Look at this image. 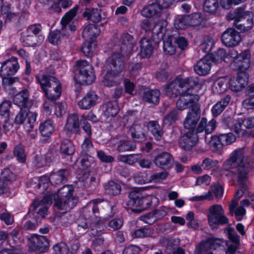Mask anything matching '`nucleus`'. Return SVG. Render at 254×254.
I'll return each instance as SVG.
<instances>
[{"mask_svg": "<svg viewBox=\"0 0 254 254\" xmlns=\"http://www.w3.org/2000/svg\"><path fill=\"white\" fill-rule=\"evenodd\" d=\"M178 119V115L177 112L176 111H173L164 117L163 124L165 125L170 126L177 120Z\"/></svg>", "mask_w": 254, "mask_h": 254, "instance_id": "58", "label": "nucleus"}, {"mask_svg": "<svg viewBox=\"0 0 254 254\" xmlns=\"http://www.w3.org/2000/svg\"><path fill=\"white\" fill-rule=\"evenodd\" d=\"M35 36L31 35V34L27 33V35L24 34L22 35L21 40L25 46H33L36 44L35 42Z\"/></svg>", "mask_w": 254, "mask_h": 254, "instance_id": "62", "label": "nucleus"}, {"mask_svg": "<svg viewBox=\"0 0 254 254\" xmlns=\"http://www.w3.org/2000/svg\"><path fill=\"white\" fill-rule=\"evenodd\" d=\"M233 26L241 32L250 30L254 26L253 14L244 7L237 8L233 14Z\"/></svg>", "mask_w": 254, "mask_h": 254, "instance_id": "7", "label": "nucleus"}, {"mask_svg": "<svg viewBox=\"0 0 254 254\" xmlns=\"http://www.w3.org/2000/svg\"><path fill=\"white\" fill-rule=\"evenodd\" d=\"M160 91L157 89L145 91L143 95V99L148 102L157 103L159 100Z\"/></svg>", "mask_w": 254, "mask_h": 254, "instance_id": "36", "label": "nucleus"}, {"mask_svg": "<svg viewBox=\"0 0 254 254\" xmlns=\"http://www.w3.org/2000/svg\"><path fill=\"white\" fill-rule=\"evenodd\" d=\"M37 83L40 84V87L44 92L58 79L55 77L47 75L44 73H40L35 76Z\"/></svg>", "mask_w": 254, "mask_h": 254, "instance_id": "24", "label": "nucleus"}, {"mask_svg": "<svg viewBox=\"0 0 254 254\" xmlns=\"http://www.w3.org/2000/svg\"><path fill=\"white\" fill-rule=\"evenodd\" d=\"M67 106L65 102H59L55 107V114L57 117H62L65 114Z\"/></svg>", "mask_w": 254, "mask_h": 254, "instance_id": "64", "label": "nucleus"}, {"mask_svg": "<svg viewBox=\"0 0 254 254\" xmlns=\"http://www.w3.org/2000/svg\"><path fill=\"white\" fill-rule=\"evenodd\" d=\"M207 218L209 225L213 229L219 225L225 224L228 222L224 210L220 204H214L209 208Z\"/></svg>", "mask_w": 254, "mask_h": 254, "instance_id": "9", "label": "nucleus"}, {"mask_svg": "<svg viewBox=\"0 0 254 254\" xmlns=\"http://www.w3.org/2000/svg\"><path fill=\"white\" fill-rule=\"evenodd\" d=\"M52 83L51 86L44 92V94L48 99L55 101L59 99L61 95L62 86L58 79Z\"/></svg>", "mask_w": 254, "mask_h": 254, "instance_id": "22", "label": "nucleus"}, {"mask_svg": "<svg viewBox=\"0 0 254 254\" xmlns=\"http://www.w3.org/2000/svg\"><path fill=\"white\" fill-rule=\"evenodd\" d=\"M224 125L233 130L238 137L243 135L245 130L242 128L243 119H234L230 117L225 118L223 120Z\"/></svg>", "mask_w": 254, "mask_h": 254, "instance_id": "20", "label": "nucleus"}, {"mask_svg": "<svg viewBox=\"0 0 254 254\" xmlns=\"http://www.w3.org/2000/svg\"><path fill=\"white\" fill-rule=\"evenodd\" d=\"M100 33V30L97 26L95 24H89L84 28L82 36L85 40H95Z\"/></svg>", "mask_w": 254, "mask_h": 254, "instance_id": "27", "label": "nucleus"}, {"mask_svg": "<svg viewBox=\"0 0 254 254\" xmlns=\"http://www.w3.org/2000/svg\"><path fill=\"white\" fill-rule=\"evenodd\" d=\"M75 147L70 140L64 139L61 143L60 151L62 154L71 155L75 152Z\"/></svg>", "mask_w": 254, "mask_h": 254, "instance_id": "37", "label": "nucleus"}, {"mask_svg": "<svg viewBox=\"0 0 254 254\" xmlns=\"http://www.w3.org/2000/svg\"><path fill=\"white\" fill-rule=\"evenodd\" d=\"M237 200H232L229 204V210L230 213L232 215L235 214L237 220L240 221L242 219L243 216L245 214L246 210L241 205L237 207Z\"/></svg>", "mask_w": 254, "mask_h": 254, "instance_id": "30", "label": "nucleus"}, {"mask_svg": "<svg viewBox=\"0 0 254 254\" xmlns=\"http://www.w3.org/2000/svg\"><path fill=\"white\" fill-rule=\"evenodd\" d=\"M205 141L207 143L211 149L214 151H216L221 148L223 145L220 140V136L214 135L211 136L210 139L205 138Z\"/></svg>", "mask_w": 254, "mask_h": 254, "instance_id": "44", "label": "nucleus"}, {"mask_svg": "<svg viewBox=\"0 0 254 254\" xmlns=\"http://www.w3.org/2000/svg\"><path fill=\"white\" fill-rule=\"evenodd\" d=\"M131 136L136 141H142L145 139V135L140 126L135 125L131 129Z\"/></svg>", "mask_w": 254, "mask_h": 254, "instance_id": "45", "label": "nucleus"}, {"mask_svg": "<svg viewBox=\"0 0 254 254\" xmlns=\"http://www.w3.org/2000/svg\"><path fill=\"white\" fill-rule=\"evenodd\" d=\"M1 77L2 79V85L4 88L7 90L10 89L13 83L18 81V78L15 77H7V76Z\"/></svg>", "mask_w": 254, "mask_h": 254, "instance_id": "61", "label": "nucleus"}, {"mask_svg": "<svg viewBox=\"0 0 254 254\" xmlns=\"http://www.w3.org/2000/svg\"><path fill=\"white\" fill-rule=\"evenodd\" d=\"M168 175V173L166 171L155 173L151 175L150 180L151 182L159 183L165 180Z\"/></svg>", "mask_w": 254, "mask_h": 254, "instance_id": "63", "label": "nucleus"}, {"mask_svg": "<svg viewBox=\"0 0 254 254\" xmlns=\"http://www.w3.org/2000/svg\"><path fill=\"white\" fill-rule=\"evenodd\" d=\"M198 141V136L195 131H188L180 140V144L182 148L190 150Z\"/></svg>", "mask_w": 254, "mask_h": 254, "instance_id": "17", "label": "nucleus"}, {"mask_svg": "<svg viewBox=\"0 0 254 254\" xmlns=\"http://www.w3.org/2000/svg\"><path fill=\"white\" fill-rule=\"evenodd\" d=\"M28 98L29 92L28 90H23L15 95L13 98V103L21 108L25 107Z\"/></svg>", "mask_w": 254, "mask_h": 254, "instance_id": "33", "label": "nucleus"}, {"mask_svg": "<svg viewBox=\"0 0 254 254\" xmlns=\"http://www.w3.org/2000/svg\"><path fill=\"white\" fill-rule=\"evenodd\" d=\"M68 174L69 172L67 170L61 169L50 175V182L54 185L59 184L66 180Z\"/></svg>", "mask_w": 254, "mask_h": 254, "instance_id": "29", "label": "nucleus"}, {"mask_svg": "<svg viewBox=\"0 0 254 254\" xmlns=\"http://www.w3.org/2000/svg\"><path fill=\"white\" fill-rule=\"evenodd\" d=\"M240 71L236 77H229V87L232 91L238 92L247 85L249 79L248 74L246 71V69H238Z\"/></svg>", "mask_w": 254, "mask_h": 254, "instance_id": "12", "label": "nucleus"}, {"mask_svg": "<svg viewBox=\"0 0 254 254\" xmlns=\"http://www.w3.org/2000/svg\"><path fill=\"white\" fill-rule=\"evenodd\" d=\"M83 15L93 22H98L102 18L101 10L97 8H86Z\"/></svg>", "mask_w": 254, "mask_h": 254, "instance_id": "34", "label": "nucleus"}, {"mask_svg": "<svg viewBox=\"0 0 254 254\" xmlns=\"http://www.w3.org/2000/svg\"><path fill=\"white\" fill-rule=\"evenodd\" d=\"M54 254H68V247L64 243L55 245L53 247Z\"/></svg>", "mask_w": 254, "mask_h": 254, "instance_id": "56", "label": "nucleus"}, {"mask_svg": "<svg viewBox=\"0 0 254 254\" xmlns=\"http://www.w3.org/2000/svg\"><path fill=\"white\" fill-rule=\"evenodd\" d=\"M147 128L152 133L156 140H159L161 139L163 133L161 127L157 122H149L147 124Z\"/></svg>", "mask_w": 254, "mask_h": 254, "instance_id": "35", "label": "nucleus"}, {"mask_svg": "<svg viewBox=\"0 0 254 254\" xmlns=\"http://www.w3.org/2000/svg\"><path fill=\"white\" fill-rule=\"evenodd\" d=\"M230 99L229 96H226L216 103L211 109L213 116L216 117L220 114L229 103Z\"/></svg>", "mask_w": 254, "mask_h": 254, "instance_id": "32", "label": "nucleus"}, {"mask_svg": "<svg viewBox=\"0 0 254 254\" xmlns=\"http://www.w3.org/2000/svg\"><path fill=\"white\" fill-rule=\"evenodd\" d=\"M173 161V159L172 155L167 152H163L158 154L153 160L154 164L157 166L161 168H171Z\"/></svg>", "mask_w": 254, "mask_h": 254, "instance_id": "23", "label": "nucleus"}, {"mask_svg": "<svg viewBox=\"0 0 254 254\" xmlns=\"http://www.w3.org/2000/svg\"><path fill=\"white\" fill-rule=\"evenodd\" d=\"M216 122L215 120L212 119L208 123L207 120L202 118L199 122L197 129H195V132L200 133L205 131L206 134L210 133L216 127Z\"/></svg>", "mask_w": 254, "mask_h": 254, "instance_id": "25", "label": "nucleus"}, {"mask_svg": "<svg viewBox=\"0 0 254 254\" xmlns=\"http://www.w3.org/2000/svg\"><path fill=\"white\" fill-rule=\"evenodd\" d=\"M79 129V118L76 114L69 115L64 127V131L67 134H70L78 131Z\"/></svg>", "mask_w": 254, "mask_h": 254, "instance_id": "21", "label": "nucleus"}, {"mask_svg": "<svg viewBox=\"0 0 254 254\" xmlns=\"http://www.w3.org/2000/svg\"><path fill=\"white\" fill-rule=\"evenodd\" d=\"M163 50L164 52L168 55H172L175 52L176 48L172 45V36H169L167 39L164 40Z\"/></svg>", "mask_w": 254, "mask_h": 254, "instance_id": "49", "label": "nucleus"}, {"mask_svg": "<svg viewBox=\"0 0 254 254\" xmlns=\"http://www.w3.org/2000/svg\"><path fill=\"white\" fill-rule=\"evenodd\" d=\"M127 205L132 211L140 212L148 208L153 200L157 198L153 195L143 196L137 192L132 191L128 194Z\"/></svg>", "mask_w": 254, "mask_h": 254, "instance_id": "8", "label": "nucleus"}, {"mask_svg": "<svg viewBox=\"0 0 254 254\" xmlns=\"http://www.w3.org/2000/svg\"><path fill=\"white\" fill-rule=\"evenodd\" d=\"M229 77L222 76L217 79L213 84L212 90L215 94L224 92L229 86Z\"/></svg>", "mask_w": 254, "mask_h": 254, "instance_id": "26", "label": "nucleus"}, {"mask_svg": "<svg viewBox=\"0 0 254 254\" xmlns=\"http://www.w3.org/2000/svg\"><path fill=\"white\" fill-rule=\"evenodd\" d=\"M98 95L94 91L88 92L78 103L79 107L83 110H89L97 103Z\"/></svg>", "mask_w": 254, "mask_h": 254, "instance_id": "19", "label": "nucleus"}, {"mask_svg": "<svg viewBox=\"0 0 254 254\" xmlns=\"http://www.w3.org/2000/svg\"><path fill=\"white\" fill-rule=\"evenodd\" d=\"M101 202V201L95 199L90 201L83 208L82 213L86 219L91 217L92 215L98 213L99 208L97 204Z\"/></svg>", "mask_w": 254, "mask_h": 254, "instance_id": "28", "label": "nucleus"}, {"mask_svg": "<svg viewBox=\"0 0 254 254\" xmlns=\"http://www.w3.org/2000/svg\"><path fill=\"white\" fill-rule=\"evenodd\" d=\"M136 145L128 140H121L117 144V148L120 151H130L134 150Z\"/></svg>", "mask_w": 254, "mask_h": 254, "instance_id": "46", "label": "nucleus"}, {"mask_svg": "<svg viewBox=\"0 0 254 254\" xmlns=\"http://www.w3.org/2000/svg\"><path fill=\"white\" fill-rule=\"evenodd\" d=\"M11 106V103L8 100H4L0 104V115L6 120L8 119L9 117Z\"/></svg>", "mask_w": 254, "mask_h": 254, "instance_id": "47", "label": "nucleus"}, {"mask_svg": "<svg viewBox=\"0 0 254 254\" xmlns=\"http://www.w3.org/2000/svg\"><path fill=\"white\" fill-rule=\"evenodd\" d=\"M73 191L72 186L64 185L58 190L57 194L45 196L41 201H34L30 210L34 211L39 208L38 214L42 217H44L49 206L54 199L55 207L62 210L68 211L75 206L78 202L77 197L73 194Z\"/></svg>", "mask_w": 254, "mask_h": 254, "instance_id": "2", "label": "nucleus"}, {"mask_svg": "<svg viewBox=\"0 0 254 254\" xmlns=\"http://www.w3.org/2000/svg\"><path fill=\"white\" fill-rule=\"evenodd\" d=\"M190 19L189 16L178 15L175 20L174 26L177 29H185L189 26V21Z\"/></svg>", "mask_w": 254, "mask_h": 254, "instance_id": "43", "label": "nucleus"}, {"mask_svg": "<svg viewBox=\"0 0 254 254\" xmlns=\"http://www.w3.org/2000/svg\"><path fill=\"white\" fill-rule=\"evenodd\" d=\"M82 158L80 161L81 165L83 169H86L90 167L94 162V158L86 154H81Z\"/></svg>", "mask_w": 254, "mask_h": 254, "instance_id": "57", "label": "nucleus"}, {"mask_svg": "<svg viewBox=\"0 0 254 254\" xmlns=\"http://www.w3.org/2000/svg\"><path fill=\"white\" fill-rule=\"evenodd\" d=\"M218 163L217 160H212L209 158H205L202 162L201 166L204 170H209L215 167Z\"/></svg>", "mask_w": 254, "mask_h": 254, "instance_id": "59", "label": "nucleus"}, {"mask_svg": "<svg viewBox=\"0 0 254 254\" xmlns=\"http://www.w3.org/2000/svg\"><path fill=\"white\" fill-rule=\"evenodd\" d=\"M166 25L165 20L159 21L145 19L141 24V27L146 31L152 30L153 39L143 38L140 41V55L142 58H148L152 53L157 44L163 38L162 30Z\"/></svg>", "mask_w": 254, "mask_h": 254, "instance_id": "4", "label": "nucleus"}, {"mask_svg": "<svg viewBox=\"0 0 254 254\" xmlns=\"http://www.w3.org/2000/svg\"><path fill=\"white\" fill-rule=\"evenodd\" d=\"M14 154L19 162L21 163L25 162L26 157L25 154L24 146L22 144H19L14 147Z\"/></svg>", "mask_w": 254, "mask_h": 254, "instance_id": "48", "label": "nucleus"}, {"mask_svg": "<svg viewBox=\"0 0 254 254\" xmlns=\"http://www.w3.org/2000/svg\"><path fill=\"white\" fill-rule=\"evenodd\" d=\"M39 129L42 135L50 136L55 130L53 122L51 120H48L41 123L39 126Z\"/></svg>", "mask_w": 254, "mask_h": 254, "instance_id": "31", "label": "nucleus"}, {"mask_svg": "<svg viewBox=\"0 0 254 254\" xmlns=\"http://www.w3.org/2000/svg\"><path fill=\"white\" fill-rule=\"evenodd\" d=\"M221 40L226 47H233L237 46L241 41L239 33L233 28L227 29L222 34Z\"/></svg>", "mask_w": 254, "mask_h": 254, "instance_id": "15", "label": "nucleus"}, {"mask_svg": "<svg viewBox=\"0 0 254 254\" xmlns=\"http://www.w3.org/2000/svg\"><path fill=\"white\" fill-rule=\"evenodd\" d=\"M159 242L161 245H166L168 251H172L179 245L180 240L178 238L162 237L160 239Z\"/></svg>", "mask_w": 254, "mask_h": 254, "instance_id": "39", "label": "nucleus"}, {"mask_svg": "<svg viewBox=\"0 0 254 254\" xmlns=\"http://www.w3.org/2000/svg\"><path fill=\"white\" fill-rule=\"evenodd\" d=\"M28 246L33 251L44 253L48 250L49 243L46 237L33 234L28 239Z\"/></svg>", "mask_w": 254, "mask_h": 254, "instance_id": "13", "label": "nucleus"}, {"mask_svg": "<svg viewBox=\"0 0 254 254\" xmlns=\"http://www.w3.org/2000/svg\"><path fill=\"white\" fill-rule=\"evenodd\" d=\"M19 67L17 59L11 57L4 61L0 69V75L1 76H7L15 73Z\"/></svg>", "mask_w": 254, "mask_h": 254, "instance_id": "16", "label": "nucleus"}, {"mask_svg": "<svg viewBox=\"0 0 254 254\" xmlns=\"http://www.w3.org/2000/svg\"><path fill=\"white\" fill-rule=\"evenodd\" d=\"M118 159L120 161L132 165L138 161L137 155H119Z\"/></svg>", "mask_w": 254, "mask_h": 254, "instance_id": "55", "label": "nucleus"}, {"mask_svg": "<svg viewBox=\"0 0 254 254\" xmlns=\"http://www.w3.org/2000/svg\"><path fill=\"white\" fill-rule=\"evenodd\" d=\"M38 114L36 112L28 110V112L21 108L15 118V123L20 125L25 122L24 127L27 132H30L33 128Z\"/></svg>", "mask_w": 254, "mask_h": 254, "instance_id": "11", "label": "nucleus"}, {"mask_svg": "<svg viewBox=\"0 0 254 254\" xmlns=\"http://www.w3.org/2000/svg\"><path fill=\"white\" fill-rule=\"evenodd\" d=\"M78 9V6H76L66 13L61 21L62 25V30H55L50 32L48 36L49 42L53 45H59L67 36L69 32L65 33L67 30L71 32L75 30V27L67 26L70 20L75 16Z\"/></svg>", "mask_w": 254, "mask_h": 254, "instance_id": "6", "label": "nucleus"}, {"mask_svg": "<svg viewBox=\"0 0 254 254\" xmlns=\"http://www.w3.org/2000/svg\"><path fill=\"white\" fill-rule=\"evenodd\" d=\"M96 46L95 40H85L81 50L85 56H91L94 52Z\"/></svg>", "mask_w": 254, "mask_h": 254, "instance_id": "40", "label": "nucleus"}, {"mask_svg": "<svg viewBox=\"0 0 254 254\" xmlns=\"http://www.w3.org/2000/svg\"><path fill=\"white\" fill-rule=\"evenodd\" d=\"M246 0H220V3L223 8L228 9L232 5H238Z\"/></svg>", "mask_w": 254, "mask_h": 254, "instance_id": "60", "label": "nucleus"}, {"mask_svg": "<svg viewBox=\"0 0 254 254\" xmlns=\"http://www.w3.org/2000/svg\"><path fill=\"white\" fill-rule=\"evenodd\" d=\"M153 230L151 228H141L134 231L132 235L134 238H144L151 236Z\"/></svg>", "mask_w": 254, "mask_h": 254, "instance_id": "50", "label": "nucleus"}, {"mask_svg": "<svg viewBox=\"0 0 254 254\" xmlns=\"http://www.w3.org/2000/svg\"><path fill=\"white\" fill-rule=\"evenodd\" d=\"M201 85L196 77L177 78L162 88L165 93L170 97L179 95L176 102L178 110H184L188 108L194 109L195 105H199V96L196 94Z\"/></svg>", "mask_w": 254, "mask_h": 254, "instance_id": "1", "label": "nucleus"}, {"mask_svg": "<svg viewBox=\"0 0 254 254\" xmlns=\"http://www.w3.org/2000/svg\"><path fill=\"white\" fill-rule=\"evenodd\" d=\"M88 178L89 174L87 173H84L80 178L81 181L85 182L83 185L85 187L89 186H96L97 184L96 178L93 176L91 177L89 179Z\"/></svg>", "mask_w": 254, "mask_h": 254, "instance_id": "54", "label": "nucleus"}, {"mask_svg": "<svg viewBox=\"0 0 254 254\" xmlns=\"http://www.w3.org/2000/svg\"><path fill=\"white\" fill-rule=\"evenodd\" d=\"M219 8L218 0H205L203 3L204 10L210 14H215Z\"/></svg>", "mask_w": 254, "mask_h": 254, "instance_id": "38", "label": "nucleus"}, {"mask_svg": "<svg viewBox=\"0 0 254 254\" xmlns=\"http://www.w3.org/2000/svg\"><path fill=\"white\" fill-rule=\"evenodd\" d=\"M211 56V62L218 64L223 61L230 62V66L233 69H247L250 66L251 52L247 50L240 54L236 50H232L227 54L224 49L220 48Z\"/></svg>", "mask_w": 254, "mask_h": 254, "instance_id": "5", "label": "nucleus"}, {"mask_svg": "<svg viewBox=\"0 0 254 254\" xmlns=\"http://www.w3.org/2000/svg\"><path fill=\"white\" fill-rule=\"evenodd\" d=\"M254 167V164L249 160L245 147L239 148L233 151L223 163V168L225 170L237 168V174L229 171L226 175L231 179L237 176L240 182L248 179V173Z\"/></svg>", "mask_w": 254, "mask_h": 254, "instance_id": "3", "label": "nucleus"}, {"mask_svg": "<svg viewBox=\"0 0 254 254\" xmlns=\"http://www.w3.org/2000/svg\"><path fill=\"white\" fill-rule=\"evenodd\" d=\"M102 73L103 75V79L102 82L105 86L111 87V66L109 64L104 65Z\"/></svg>", "mask_w": 254, "mask_h": 254, "instance_id": "42", "label": "nucleus"}, {"mask_svg": "<svg viewBox=\"0 0 254 254\" xmlns=\"http://www.w3.org/2000/svg\"><path fill=\"white\" fill-rule=\"evenodd\" d=\"M210 58V56H205L194 65V71L197 74L205 75L209 73L212 65Z\"/></svg>", "mask_w": 254, "mask_h": 254, "instance_id": "18", "label": "nucleus"}, {"mask_svg": "<svg viewBox=\"0 0 254 254\" xmlns=\"http://www.w3.org/2000/svg\"><path fill=\"white\" fill-rule=\"evenodd\" d=\"M134 179L135 182L139 184H144L151 182L150 178H148L147 174L144 172L137 173L134 175Z\"/></svg>", "mask_w": 254, "mask_h": 254, "instance_id": "53", "label": "nucleus"}, {"mask_svg": "<svg viewBox=\"0 0 254 254\" xmlns=\"http://www.w3.org/2000/svg\"><path fill=\"white\" fill-rule=\"evenodd\" d=\"M34 183L32 184L33 187L36 190H41V191H45L47 190L49 183L50 182V177L46 176H43L38 179H34Z\"/></svg>", "mask_w": 254, "mask_h": 254, "instance_id": "41", "label": "nucleus"}, {"mask_svg": "<svg viewBox=\"0 0 254 254\" xmlns=\"http://www.w3.org/2000/svg\"><path fill=\"white\" fill-rule=\"evenodd\" d=\"M220 140L223 145H228L234 142L236 140V136L232 132L222 134L220 135Z\"/></svg>", "mask_w": 254, "mask_h": 254, "instance_id": "51", "label": "nucleus"}, {"mask_svg": "<svg viewBox=\"0 0 254 254\" xmlns=\"http://www.w3.org/2000/svg\"><path fill=\"white\" fill-rule=\"evenodd\" d=\"M214 45V40L211 37H207L204 39L200 48L204 52L208 53L211 51Z\"/></svg>", "mask_w": 254, "mask_h": 254, "instance_id": "52", "label": "nucleus"}, {"mask_svg": "<svg viewBox=\"0 0 254 254\" xmlns=\"http://www.w3.org/2000/svg\"><path fill=\"white\" fill-rule=\"evenodd\" d=\"M78 71V78L82 83L90 84L95 80L96 75L93 67L86 60H78L76 62Z\"/></svg>", "mask_w": 254, "mask_h": 254, "instance_id": "10", "label": "nucleus"}, {"mask_svg": "<svg viewBox=\"0 0 254 254\" xmlns=\"http://www.w3.org/2000/svg\"><path fill=\"white\" fill-rule=\"evenodd\" d=\"M200 117V105H195L194 109L190 110L184 122V126L189 131H195V127Z\"/></svg>", "mask_w": 254, "mask_h": 254, "instance_id": "14", "label": "nucleus"}]
</instances>
